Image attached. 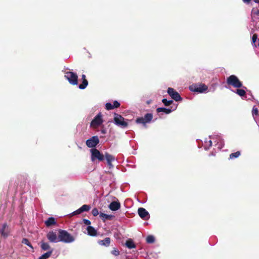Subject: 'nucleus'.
Segmentation results:
<instances>
[{
    "label": "nucleus",
    "instance_id": "2eb2a0df",
    "mask_svg": "<svg viewBox=\"0 0 259 259\" xmlns=\"http://www.w3.org/2000/svg\"><path fill=\"white\" fill-rule=\"evenodd\" d=\"M105 157L107 160V164L110 168L113 167V165L112 164L113 161L115 160V158L114 156L108 153H106Z\"/></svg>",
    "mask_w": 259,
    "mask_h": 259
},
{
    "label": "nucleus",
    "instance_id": "37998d69",
    "mask_svg": "<svg viewBox=\"0 0 259 259\" xmlns=\"http://www.w3.org/2000/svg\"><path fill=\"white\" fill-rule=\"evenodd\" d=\"M209 147H207V146H204V149L205 150H208L209 149Z\"/></svg>",
    "mask_w": 259,
    "mask_h": 259
},
{
    "label": "nucleus",
    "instance_id": "9d476101",
    "mask_svg": "<svg viewBox=\"0 0 259 259\" xmlns=\"http://www.w3.org/2000/svg\"><path fill=\"white\" fill-rule=\"evenodd\" d=\"M167 93L171 98L176 101H179L182 100L180 94L177 92L175 91L172 88H168L167 89Z\"/></svg>",
    "mask_w": 259,
    "mask_h": 259
},
{
    "label": "nucleus",
    "instance_id": "6ab92c4d",
    "mask_svg": "<svg viewBox=\"0 0 259 259\" xmlns=\"http://www.w3.org/2000/svg\"><path fill=\"white\" fill-rule=\"evenodd\" d=\"M81 79H82V82L79 85L78 88L81 90H83L85 89L88 85V81L85 79V75L84 74L81 75Z\"/></svg>",
    "mask_w": 259,
    "mask_h": 259
},
{
    "label": "nucleus",
    "instance_id": "72a5a7b5",
    "mask_svg": "<svg viewBox=\"0 0 259 259\" xmlns=\"http://www.w3.org/2000/svg\"><path fill=\"white\" fill-rule=\"evenodd\" d=\"M257 39V36L256 34H253L252 37V44L254 46V47H256V45H255V42L256 41Z\"/></svg>",
    "mask_w": 259,
    "mask_h": 259
},
{
    "label": "nucleus",
    "instance_id": "0eeeda50",
    "mask_svg": "<svg viewBox=\"0 0 259 259\" xmlns=\"http://www.w3.org/2000/svg\"><path fill=\"white\" fill-rule=\"evenodd\" d=\"M103 122L102 115L101 112L99 113L92 120L90 126L91 127L96 128L101 125Z\"/></svg>",
    "mask_w": 259,
    "mask_h": 259
},
{
    "label": "nucleus",
    "instance_id": "4c0bfd02",
    "mask_svg": "<svg viewBox=\"0 0 259 259\" xmlns=\"http://www.w3.org/2000/svg\"><path fill=\"white\" fill-rule=\"evenodd\" d=\"M112 254L115 256H117L119 254V251L116 248H114L111 252Z\"/></svg>",
    "mask_w": 259,
    "mask_h": 259
},
{
    "label": "nucleus",
    "instance_id": "423d86ee",
    "mask_svg": "<svg viewBox=\"0 0 259 259\" xmlns=\"http://www.w3.org/2000/svg\"><path fill=\"white\" fill-rule=\"evenodd\" d=\"M211 139L213 140L214 143V146L218 150H220L224 145V142L222 140L221 136L214 134L212 136L211 135Z\"/></svg>",
    "mask_w": 259,
    "mask_h": 259
},
{
    "label": "nucleus",
    "instance_id": "ea45409f",
    "mask_svg": "<svg viewBox=\"0 0 259 259\" xmlns=\"http://www.w3.org/2000/svg\"><path fill=\"white\" fill-rule=\"evenodd\" d=\"M83 222L84 223V224H85L87 225L90 226V225L91 224V221L87 219H83Z\"/></svg>",
    "mask_w": 259,
    "mask_h": 259
},
{
    "label": "nucleus",
    "instance_id": "f704fd0d",
    "mask_svg": "<svg viewBox=\"0 0 259 259\" xmlns=\"http://www.w3.org/2000/svg\"><path fill=\"white\" fill-rule=\"evenodd\" d=\"M92 213L94 217H96L99 214V211L97 208H94L92 210Z\"/></svg>",
    "mask_w": 259,
    "mask_h": 259
},
{
    "label": "nucleus",
    "instance_id": "f257e3e1",
    "mask_svg": "<svg viewBox=\"0 0 259 259\" xmlns=\"http://www.w3.org/2000/svg\"><path fill=\"white\" fill-rule=\"evenodd\" d=\"M59 242L65 243H70L74 241L75 239L67 231L63 230H59Z\"/></svg>",
    "mask_w": 259,
    "mask_h": 259
},
{
    "label": "nucleus",
    "instance_id": "f3484780",
    "mask_svg": "<svg viewBox=\"0 0 259 259\" xmlns=\"http://www.w3.org/2000/svg\"><path fill=\"white\" fill-rule=\"evenodd\" d=\"M177 108V106H176L172 110L170 109H168L164 107H159L157 108L156 111L158 113L163 112L166 114L170 113L172 111L175 110Z\"/></svg>",
    "mask_w": 259,
    "mask_h": 259
},
{
    "label": "nucleus",
    "instance_id": "6e6552de",
    "mask_svg": "<svg viewBox=\"0 0 259 259\" xmlns=\"http://www.w3.org/2000/svg\"><path fill=\"white\" fill-rule=\"evenodd\" d=\"M114 123L121 127L125 128L127 126V123L124 120V118L120 115L116 114L114 118Z\"/></svg>",
    "mask_w": 259,
    "mask_h": 259
},
{
    "label": "nucleus",
    "instance_id": "49530a36",
    "mask_svg": "<svg viewBox=\"0 0 259 259\" xmlns=\"http://www.w3.org/2000/svg\"><path fill=\"white\" fill-rule=\"evenodd\" d=\"M211 146H212V141H211Z\"/></svg>",
    "mask_w": 259,
    "mask_h": 259
},
{
    "label": "nucleus",
    "instance_id": "412c9836",
    "mask_svg": "<svg viewBox=\"0 0 259 259\" xmlns=\"http://www.w3.org/2000/svg\"><path fill=\"white\" fill-rule=\"evenodd\" d=\"M100 217L102 220H103L104 221H105L107 220H112L114 218V216L113 215L107 214H106L104 213L101 212L100 213Z\"/></svg>",
    "mask_w": 259,
    "mask_h": 259
},
{
    "label": "nucleus",
    "instance_id": "9b49d317",
    "mask_svg": "<svg viewBox=\"0 0 259 259\" xmlns=\"http://www.w3.org/2000/svg\"><path fill=\"white\" fill-rule=\"evenodd\" d=\"M47 237L51 242L57 243L59 242V234H58L57 235L55 232H49L47 235Z\"/></svg>",
    "mask_w": 259,
    "mask_h": 259
},
{
    "label": "nucleus",
    "instance_id": "a211bd4d",
    "mask_svg": "<svg viewBox=\"0 0 259 259\" xmlns=\"http://www.w3.org/2000/svg\"><path fill=\"white\" fill-rule=\"evenodd\" d=\"M87 230L89 235L92 236H96L97 235V231L93 227L91 226H88L87 228Z\"/></svg>",
    "mask_w": 259,
    "mask_h": 259
},
{
    "label": "nucleus",
    "instance_id": "f03ea898",
    "mask_svg": "<svg viewBox=\"0 0 259 259\" xmlns=\"http://www.w3.org/2000/svg\"><path fill=\"white\" fill-rule=\"evenodd\" d=\"M227 83L235 88H243L246 89V88L243 86L242 83L239 78L235 75H231L229 76L226 80Z\"/></svg>",
    "mask_w": 259,
    "mask_h": 259
},
{
    "label": "nucleus",
    "instance_id": "e433bc0d",
    "mask_svg": "<svg viewBox=\"0 0 259 259\" xmlns=\"http://www.w3.org/2000/svg\"><path fill=\"white\" fill-rule=\"evenodd\" d=\"M81 213H82L81 210L79 208L78 209H77L76 210L72 212L71 214V215H75L80 214Z\"/></svg>",
    "mask_w": 259,
    "mask_h": 259
},
{
    "label": "nucleus",
    "instance_id": "c85d7f7f",
    "mask_svg": "<svg viewBox=\"0 0 259 259\" xmlns=\"http://www.w3.org/2000/svg\"><path fill=\"white\" fill-rule=\"evenodd\" d=\"M240 155V152L239 151H237L236 152L231 153L230 155L229 158L230 159H234L238 157Z\"/></svg>",
    "mask_w": 259,
    "mask_h": 259
},
{
    "label": "nucleus",
    "instance_id": "58836bf2",
    "mask_svg": "<svg viewBox=\"0 0 259 259\" xmlns=\"http://www.w3.org/2000/svg\"><path fill=\"white\" fill-rule=\"evenodd\" d=\"M120 104L117 101H114L113 104V106L114 108H118L120 106Z\"/></svg>",
    "mask_w": 259,
    "mask_h": 259
},
{
    "label": "nucleus",
    "instance_id": "c9c22d12",
    "mask_svg": "<svg viewBox=\"0 0 259 259\" xmlns=\"http://www.w3.org/2000/svg\"><path fill=\"white\" fill-rule=\"evenodd\" d=\"M252 114L253 116L257 115L258 114V109L256 107H253L252 110Z\"/></svg>",
    "mask_w": 259,
    "mask_h": 259
},
{
    "label": "nucleus",
    "instance_id": "7ed1b4c3",
    "mask_svg": "<svg viewBox=\"0 0 259 259\" xmlns=\"http://www.w3.org/2000/svg\"><path fill=\"white\" fill-rule=\"evenodd\" d=\"M189 89L191 92H197L198 93H205L207 90L208 87L204 84H193L189 87Z\"/></svg>",
    "mask_w": 259,
    "mask_h": 259
},
{
    "label": "nucleus",
    "instance_id": "a18cd8bd",
    "mask_svg": "<svg viewBox=\"0 0 259 259\" xmlns=\"http://www.w3.org/2000/svg\"><path fill=\"white\" fill-rule=\"evenodd\" d=\"M208 142H209V145L210 146V140H209Z\"/></svg>",
    "mask_w": 259,
    "mask_h": 259
},
{
    "label": "nucleus",
    "instance_id": "cd10ccee",
    "mask_svg": "<svg viewBox=\"0 0 259 259\" xmlns=\"http://www.w3.org/2000/svg\"><path fill=\"white\" fill-rule=\"evenodd\" d=\"M259 16V9L253 8L251 11L252 17H255Z\"/></svg>",
    "mask_w": 259,
    "mask_h": 259
},
{
    "label": "nucleus",
    "instance_id": "5701e85b",
    "mask_svg": "<svg viewBox=\"0 0 259 259\" xmlns=\"http://www.w3.org/2000/svg\"><path fill=\"white\" fill-rule=\"evenodd\" d=\"M53 249H51V250L41 255L38 259H47L51 255Z\"/></svg>",
    "mask_w": 259,
    "mask_h": 259
},
{
    "label": "nucleus",
    "instance_id": "f8f14e48",
    "mask_svg": "<svg viewBox=\"0 0 259 259\" xmlns=\"http://www.w3.org/2000/svg\"><path fill=\"white\" fill-rule=\"evenodd\" d=\"M99 143L98 136H93L86 141V145L88 147L93 148L97 146Z\"/></svg>",
    "mask_w": 259,
    "mask_h": 259
},
{
    "label": "nucleus",
    "instance_id": "ddd939ff",
    "mask_svg": "<svg viewBox=\"0 0 259 259\" xmlns=\"http://www.w3.org/2000/svg\"><path fill=\"white\" fill-rule=\"evenodd\" d=\"M139 216L144 220H148L150 218L149 212L144 208L140 207L138 210Z\"/></svg>",
    "mask_w": 259,
    "mask_h": 259
},
{
    "label": "nucleus",
    "instance_id": "2f4dec72",
    "mask_svg": "<svg viewBox=\"0 0 259 259\" xmlns=\"http://www.w3.org/2000/svg\"><path fill=\"white\" fill-rule=\"evenodd\" d=\"M162 102L165 106H169L172 103V100H167L166 99H163Z\"/></svg>",
    "mask_w": 259,
    "mask_h": 259
},
{
    "label": "nucleus",
    "instance_id": "20e7f679",
    "mask_svg": "<svg viewBox=\"0 0 259 259\" xmlns=\"http://www.w3.org/2000/svg\"><path fill=\"white\" fill-rule=\"evenodd\" d=\"M64 76L71 84H77L78 76L76 73L72 71H67L65 73Z\"/></svg>",
    "mask_w": 259,
    "mask_h": 259
},
{
    "label": "nucleus",
    "instance_id": "c756f323",
    "mask_svg": "<svg viewBox=\"0 0 259 259\" xmlns=\"http://www.w3.org/2000/svg\"><path fill=\"white\" fill-rule=\"evenodd\" d=\"M82 212L84 211H88L91 209V206L89 205L84 204L80 207Z\"/></svg>",
    "mask_w": 259,
    "mask_h": 259
},
{
    "label": "nucleus",
    "instance_id": "aec40b11",
    "mask_svg": "<svg viewBox=\"0 0 259 259\" xmlns=\"http://www.w3.org/2000/svg\"><path fill=\"white\" fill-rule=\"evenodd\" d=\"M111 242L109 237H106L104 240H99L98 243L99 245L105 246H109Z\"/></svg>",
    "mask_w": 259,
    "mask_h": 259
},
{
    "label": "nucleus",
    "instance_id": "1a4fd4ad",
    "mask_svg": "<svg viewBox=\"0 0 259 259\" xmlns=\"http://www.w3.org/2000/svg\"><path fill=\"white\" fill-rule=\"evenodd\" d=\"M153 118V115L151 113L146 114L143 117H139L136 119L137 123L145 125L146 123L150 122Z\"/></svg>",
    "mask_w": 259,
    "mask_h": 259
},
{
    "label": "nucleus",
    "instance_id": "39448f33",
    "mask_svg": "<svg viewBox=\"0 0 259 259\" xmlns=\"http://www.w3.org/2000/svg\"><path fill=\"white\" fill-rule=\"evenodd\" d=\"M91 153V160L94 162L96 159L101 161L104 159V155L96 148H92L90 150Z\"/></svg>",
    "mask_w": 259,
    "mask_h": 259
},
{
    "label": "nucleus",
    "instance_id": "4be33fe9",
    "mask_svg": "<svg viewBox=\"0 0 259 259\" xmlns=\"http://www.w3.org/2000/svg\"><path fill=\"white\" fill-rule=\"evenodd\" d=\"M45 225L47 227H50L53 225H55L56 222L55 219L53 217H50L45 222Z\"/></svg>",
    "mask_w": 259,
    "mask_h": 259
},
{
    "label": "nucleus",
    "instance_id": "dca6fc26",
    "mask_svg": "<svg viewBox=\"0 0 259 259\" xmlns=\"http://www.w3.org/2000/svg\"><path fill=\"white\" fill-rule=\"evenodd\" d=\"M109 208L112 211H116L120 208V203L118 201H113L109 204Z\"/></svg>",
    "mask_w": 259,
    "mask_h": 259
},
{
    "label": "nucleus",
    "instance_id": "bb28decb",
    "mask_svg": "<svg viewBox=\"0 0 259 259\" xmlns=\"http://www.w3.org/2000/svg\"><path fill=\"white\" fill-rule=\"evenodd\" d=\"M155 241V238L152 235H149L146 238V242L148 243H153Z\"/></svg>",
    "mask_w": 259,
    "mask_h": 259
},
{
    "label": "nucleus",
    "instance_id": "4468645a",
    "mask_svg": "<svg viewBox=\"0 0 259 259\" xmlns=\"http://www.w3.org/2000/svg\"><path fill=\"white\" fill-rule=\"evenodd\" d=\"M0 234L4 238H6L8 236L9 230L8 226L6 223L3 224L2 228L0 229Z\"/></svg>",
    "mask_w": 259,
    "mask_h": 259
},
{
    "label": "nucleus",
    "instance_id": "a878e982",
    "mask_svg": "<svg viewBox=\"0 0 259 259\" xmlns=\"http://www.w3.org/2000/svg\"><path fill=\"white\" fill-rule=\"evenodd\" d=\"M41 248L42 250H46L50 248V246L47 242H41Z\"/></svg>",
    "mask_w": 259,
    "mask_h": 259
},
{
    "label": "nucleus",
    "instance_id": "b1692460",
    "mask_svg": "<svg viewBox=\"0 0 259 259\" xmlns=\"http://www.w3.org/2000/svg\"><path fill=\"white\" fill-rule=\"evenodd\" d=\"M245 89H238L236 90V91H234V93L237 94L238 95H239L240 97H243L245 95V91L244 90Z\"/></svg>",
    "mask_w": 259,
    "mask_h": 259
},
{
    "label": "nucleus",
    "instance_id": "c03bdc74",
    "mask_svg": "<svg viewBox=\"0 0 259 259\" xmlns=\"http://www.w3.org/2000/svg\"><path fill=\"white\" fill-rule=\"evenodd\" d=\"M253 1L256 3H259V0H253Z\"/></svg>",
    "mask_w": 259,
    "mask_h": 259
},
{
    "label": "nucleus",
    "instance_id": "a19ab883",
    "mask_svg": "<svg viewBox=\"0 0 259 259\" xmlns=\"http://www.w3.org/2000/svg\"><path fill=\"white\" fill-rule=\"evenodd\" d=\"M242 1L244 3L247 4H248L251 1V0H242Z\"/></svg>",
    "mask_w": 259,
    "mask_h": 259
},
{
    "label": "nucleus",
    "instance_id": "79ce46f5",
    "mask_svg": "<svg viewBox=\"0 0 259 259\" xmlns=\"http://www.w3.org/2000/svg\"><path fill=\"white\" fill-rule=\"evenodd\" d=\"M101 133L102 134H105L106 133V130L105 129H103L101 130Z\"/></svg>",
    "mask_w": 259,
    "mask_h": 259
},
{
    "label": "nucleus",
    "instance_id": "7c9ffc66",
    "mask_svg": "<svg viewBox=\"0 0 259 259\" xmlns=\"http://www.w3.org/2000/svg\"><path fill=\"white\" fill-rule=\"evenodd\" d=\"M22 243L26 244L28 246L30 247L31 248H33V247L30 243V242L29 241V240L26 238L23 239L22 241Z\"/></svg>",
    "mask_w": 259,
    "mask_h": 259
},
{
    "label": "nucleus",
    "instance_id": "473e14b6",
    "mask_svg": "<svg viewBox=\"0 0 259 259\" xmlns=\"http://www.w3.org/2000/svg\"><path fill=\"white\" fill-rule=\"evenodd\" d=\"M105 106H106V109L107 110H112V109H114L113 106V104H112L111 103H107L106 104H105Z\"/></svg>",
    "mask_w": 259,
    "mask_h": 259
},
{
    "label": "nucleus",
    "instance_id": "393cba45",
    "mask_svg": "<svg viewBox=\"0 0 259 259\" xmlns=\"http://www.w3.org/2000/svg\"><path fill=\"white\" fill-rule=\"evenodd\" d=\"M125 245L130 249L134 248L136 247V245L134 242L132 240H128L126 242Z\"/></svg>",
    "mask_w": 259,
    "mask_h": 259
}]
</instances>
